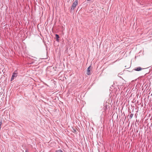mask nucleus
Returning <instances> with one entry per match:
<instances>
[{"instance_id": "0eeeda50", "label": "nucleus", "mask_w": 152, "mask_h": 152, "mask_svg": "<svg viewBox=\"0 0 152 152\" xmlns=\"http://www.w3.org/2000/svg\"><path fill=\"white\" fill-rule=\"evenodd\" d=\"M57 152H63L61 150H58L56 151Z\"/></svg>"}, {"instance_id": "423d86ee", "label": "nucleus", "mask_w": 152, "mask_h": 152, "mask_svg": "<svg viewBox=\"0 0 152 152\" xmlns=\"http://www.w3.org/2000/svg\"><path fill=\"white\" fill-rule=\"evenodd\" d=\"M133 115V114L131 113L129 116V118L130 119L132 118Z\"/></svg>"}, {"instance_id": "1a4fd4ad", "label": "nucleus", "mask_w": 152, "mask_h": 152, "mask_svg": "<svg viewBox=\"0 0 152 152\" xmlns=\"http://www.w3.org/2000/svg\"><path fill=\"white\" fill-rule=\"evenodd\" d=\"M26 152H28L27 151H26Z\"/></svg>"}, {"instance_id": "39448f33", "label": "nucleus", "mask_w": 152, "mask_h": 152, "mask_svg": "<svg viewBox=\"0 0 152 152\" xmlns=\"http://www.w3.org/2000/svg\"><path fill=\"white\" fill-rule=\"evenodd\" d=\"M55 37L56 39V41L58 42H59L60 37L59 35L57 34H56Z\"/></svg>"}, {"instance_id": "7ed1b4c3", "label": "nucleus", "mask_w": 152, "mask_h": 152, "mask_svg": "<svg viewBox=\"0 0 152 152\" xmlns=\"http://www.w3.org/2000/svg\"><path fill=\"white\" fill-rule=\"evenodd\" d=\"M91 69V67L90 66L87 68V74L88 75H90L91 74L90 71Z\"/></svg>"}, {"instance_id": "6e6552de", "label": "nucleus", "mask_w": 152, "mask_h": 152, "mask_svg": "<svg viewBox=\"0 0 152 152\" xmlns=\"http://www.w3.org/2000/svg\"><path fill=\"white\" fill-rule=\"evenodd\" d=\"M74 132H76V130H75V131H74Z\"/></svg>"}, {"instance_id": "f257e3e1", "label": "nucleus", "mask_w": 152, "mask_h": 152, "mask_svg": "<svg viewBox=\"0 0 152 152\" xmlns=\"http://www.w3.org/2000/svg\"><path fill=\"white\" fill-rule=\"evenodd\" d=\"M78 4V1L77 0H75L73 3L72 8L71 10H73L76 7V6Z\"/></svg>"}, {"instance_id": "20e7f679", "label": "nucleus", "mask_w": 152, "mask_h": 152, "mask_svg": "<svg viewBox=\"0 0 152 152\" xmlns=\"http://www.w3.org/2000/svg\"><path fill=\"white\" fill-rule=\"evenodd\" d=\"M143 69L141 68L139 66L136 67H135L134 69V70L137 71H139L141 70L142 69Z\"/></svg>"}, {"instance_id": "f03ea898", "label": "nucleus", "mask_w": 152, "mask_h": 152, "mask_svg": "<svg viewBox=\"0 0 152 152\" xmlns=\"http://www.w3.org/2000/svg\"><path fill=\"white\" fill-rule=\"evenodd\" d=\"M17 74L18 73L17 72V71H15L12 74V77L11 79V81H12L14 79V77L17 76Z\"/></svg>"}]
</instances>
